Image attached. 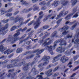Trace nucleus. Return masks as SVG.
I'll return each mask as SVG.
<instances>
[{
    "label": "nucleus",
    "instance_id": "1",
    "mask_svg": "<svg viewBox=\"0 0 79 79\" xmlns=\"http://www.w3.org/2000/svg\"><path fill=\"white\" fill-rule=\"evenodd\" d=\"M20 34V33L19 32H18L16 33H15L14 35V36L13 38H9L7 40L6 39H4V40H3L1 43V44L2 43H3L5 40H7V42H10V41H14V42H13V43H14L15 42H16L17 40H18V38H17L16 37L17 36H18Z\"/></svg>",
    "mask_w": 79,
    "mask_h": 79
},
{
    "label": "nucleus",
    "instance_id": "2",
    "mask_svg": "<svg viewBox=\"0 0 79 79\" xmlns=\"http://www.w3.org/2000/svg\"><path fill=\"white\" fill-rule=\"evenodd\" d=\"M50 59V57L47 56H45L43 57V58L42 59V61H45L43 64L42 63L40 64L38 66V68H41L43 66H45L47 65L48 63V60Z\"/></svg>",
    "mask_w": 79,
    "mask_h": 79
},
{
    "label": "nucleus",
    "instance_id": "3",
    "mask_svg": "<svg viewBox=\"0 0 79 79\" xmlns=\"http://www.w3.org/2000/svg\"><path fill=\"white\" fill-rule=\"evenodd\" d=\"M56 42H55L54 43V45L53 47H53L52 46H48L46 48V49L48 52H49L50 53L51 55H53V49H55V47L56 46Z\"/></svg>",
    "mask_w": 79,
    "mask_h": 79
},
{
    "label": "nucleus",
    "instance_id": "4",
    "mask_svg": "<svg viewBox=\"0 0 79 79\" xmlns=\"http://www.w3.org/2000/svg\"><path fill=\"white\" fill-rule=\"evenodd\" d=\"M69 27L68 26H65L62 28L60 29V32H62L64 31L62 33V35H64L67 34H68V33L69 32V31H66V30H67V29H69Z\"/></svg>",
    "mask_w": 79,
    "mask_h": 79
},
{
    "label": "nucleus",
    "instance_id": "5",
    "mask_svg": "<svg viewBox=\"0 0 79 79\" xmlns=\"http://www.w3.org/2000/svg\"><path fill=\"white\" fill-rule=\"evenodd\" d=\"M2 23H0V25ZM8 25L7 24L4 28H2V26H0V34H2V35H4L5 34H6V32H4V31L6 29H7L8 28Z\"/></svg>",
    "mask_w": 79,
    "mask_h": 79
},
{
    "label": "nucleus",
    "instance_id": "6",
    "mask_svg": "<svg viewBox=\"0 0 79 79\" xmlns=\"http://www.w3.org/2000/svg\"><path fill=\"white\" fill-rule=\"evenodd\" d=\"M42 17V16L39 17L38 19L37 20V22L35 23L34 25H35V29H37V28L39 26L40 24V19H41Z\"/></svg>",
    "mask_w": 79,
    "mask_h": 79
},
{
    "label": "nucleus",
    "instance_id": "7",
    "mask_svg": "<svg viewBox=\"0 0 79 79\" xmlns=\"http://www.w3.org/2000/svg\"><path fill=\"white\" fill-rule=\"evenodd\" d=\"M50 40V38H48L46 40L44 41V43L43 44V45L45 47V46L48 45H50L51 44H52L53 42L52 41H50L47 43V41H48V40Z\"/></svg>",
    "mask_w": 79,
    "mask_h": 79
},
{
    "label": "nucleus",
    "instance_id": "8",
    "mask_svg": "<svg viewBox=\"0 0 79 79\" xmlns=\"http://www.w3.org/2000/svg\"><path fill=\"white\" fill-rule=\"evenodd\" d=\"M68 11H65L64 10H63V11H62L59 14V16H58L57 18H56V19H58L60 17H61V16H63L64 15H66L68 14Z\"/></svg>",
    "mask_w": 79,
    "mask_h": 79
},
{
    "label": "nucleus",
    "instance_id": "9",
    "mask_svg": "<svg viewBox=\"0 0 79 79\" xmlns=\"http://www.w3.org/2000/svg\"><path fill=\"white\" fill-rule=\"evenodd\" d=\"M76 11H75V10H74L73 12V13H72L71 14H69V15L67 16L65 18V19H66L67 20H68V19H70V18L71 17V16H72L75 13V12Z\"/></svg>",
    "mask_w": 79,
    "mask_h": 79
},
{
    "label": "nucleus",
    "instance_id": "10",
    "mask_svg": "<svg viewBox=\"0 0 79 79\" xmlns=\"http://www.w3.org/2000/svg\"><path fill=\"white\" fill-rule=\"evenodd\" d=\"M65 50V49L62 48V47H59L56 50V52H60V53L64 52Z\"/></svg>",
    "mask_w": 79,
    "mask_h": 79
},
{
    "label": "nucleus",
    "instance_id": "11",
    "mask_svg": "<svg viewBox=\"0 0 79 79\" xmlns=\"http://www.w3.org/2000/svg\"><path fill=\"white\" fill-rule=\"evenodd\" d=\"M60 46L63 45H66V43L64 41L63 39H61L60 41Z\"/></svg>",
    "mask_w": 79,
    "mask_h": 79
},
{
    "label": "nucleus",
    "instance_id": "12",
    "mask_svg": "<svg viewBox=\"0 0 79 79\" xmlns=\"http://www.w3.org/2000/svg\"><path fill=\"white\" fill-rule=\"evenodd\" d=\"M52 69H50L46 72L45 74L47 75V76H49L52 75Z\"/></svg>",
    "mask_w": 79,
    "mask_h": 79
},
{
    "label": "nucleus",
    "instance_id": "13",
    "mask_svg": "<svg viewBox=\"0 0 79 79\" xmlns=\"http://www.w3.org/2000/svg\"><path fill=\"white\" fill-rule=\"evenodd\" d=\"M61 56V55H58L57 57L54 58L53 59L52 61V63H54V62L56 61H58V58L59 57H60Z\"/></svg>",
    "mask_w": 79,
    "mask_h": 79
},
{
    "label": "nucleus",
    "instance_id": "14",
    "mask_svg": "<svg viewBox=\"0 0 79 79\" xmlns=\"http://www.w3.org/2000/svg\"><path fill=\"white\" fill-rule=\"evenodd\" d=\"M65 57H62L60 59V61L62 62V63H64L66 62V61L68 60V58H66L65 59H64Z\"/></svg>",
    "mask_w": 79,
    "mask_h": 79
},
{
    "label": "nucleus",
    "instance_id": "15",
    "mask_svg": "<svg viewBox=\"0 0 79 79\" xmlns=\"http://www.w3.org/2000/svg\"><path fill=\"white\" fill-rule=\"evenodd\" d=\"M6 48H5L3 47V45L2 44L0 45V51L1 52H3V51Z\"/></svg>",
    "mask_w": 79,
    "mask_h": 79
},
{
    "label": "nucleus",
    "instance_id": "16",
    "mask_svg": "<svg viewBox=\"0 0 79 79\" xmlns=\"http://www.w3.org/2000/svg\"><path fill=\"white\" fill-rule=\"evenodd\" d=\"M11 52H13V51H11L10 50L8 49L6 51H5L4 52V54H6V53L7 54V55H8V54H10V53H11Z\"/></svg>",
    "mask_w": 79,
    "mask_h": 79
},
{
    "label": "nucleus",
    "instance_id": "17",
    "mask_svg": "<svg viewBox=\"0 0 79 79\" xmlns=\"http://www.w3.org/2000/svg\"><path fill=\"white\" fill-rule=\"evenodd\" d=\"M62 2V4L63 5H66V4H67V3H68V2L66 1L65 0H62L61 1Z\"/></svg>",
    "mask_w": 79,
    "mask_h": 79
},
{
    "label": "nucleus",
    "instance_id": "18",
    "mask_svg": "<svg viewBox=\"0 0 79 79\" xmlns=\"http://www.w3.org/2000/svg\"><path fill=\"white\" fill-rule=\"evenodd\" d=\"M44 51V49H41L40 51H39V49L36 50V52H37L38 53H39V54H40V53H42V52H43Z\"/></svg>",
    "mask_w": 79,
    "mask_h": 79
},
{
    "label": "nucleus",
    "instance_id": "19",
    "mask_svg": "<svg viewBox=\"0 0 79 79\" xmlns=\"http://www.w3.org/2000/svg\"><path fill=\"white\" fill-rule=\"evenodd\" d=\"M23 19L22 18H20L19 17H17V18L15 19V20L16 21H15V23H16V22H18V21H21Z\"/></svg>",
    "mask_w": 79,
    "mask_h": 79
},
{
    "label": "nucleus",
    "instance_id": "20",
    "mask_svg": "<svg viewBox=\"0 0 79 79\" xmlns=\"http://www.w3.org/2000/svg\"><path fill=\"white\" fill-rule=\"evenodd\" d=\"M72 5H74L77 3V0H71Z\"/></svg>",
    "mask_w": 79,
    "mask_h": 79
},
{
    "label": "nucleus",
    "instance_id": "21",
    "mask_svg": "<svg viewBox=\"0 0 79 79\" xmlns=\"http://www.w3.org/2000/svg\"><path fill=\"white\" fill-rule=\"evenodd\" d=\"M76 22V21H74L73 23H71L67 21L65 23V24H73V23H75Z\"/></svg>",
    "mask_w": 79,
    "mask_h": 79
},
{
    "label": "nucleus",
    "instance_id": "22",
    "mask_svg": "<svg viewBox=\"0 0 79 79\" xmlns=\"http://www.w3.org/2000/svg\"><path fill=\"white\" fill-rule=\"evenodd\" d=\"M70 51H71L70 50L67 51L65 52V55H69L71 53V52H70Z\"/></svg>",
    "mask_w": 79,
    "mask_h": 79
},
{
    "label": "nucleus",
    "instance_id": "23",
    "mask_svg": "<svg viewBox=\"0 0 79 79\" xmlns=\"http://www.w3.org/2000/svg\"><path fill=\"white\" fill-rule=\"evenodd\" d=\"M59 2L57 1L56 2H54V3L52 4V6H58V3Z\"/></svg>",
    "mask_w": 79,
    "mask_h": 79
},
{
    "label": "nucleus",
    "instance_id": "24",
    "mask_svg": "<svg viewBox=\"0 0 79 79\" xmlns=\"http://www.w3.org/2000/svg\"><path fill=\"white\" fill-rule=\"evenodd\" d=\"M21 52H22V49L21 48H18L16 51V53H21Z\"/></svg>",
    "mask_w": 79,
    "mask_h": 79
},
{
    "label": "nucleus",
    "instance_id": "25",
    "mask_svg": "<svg viewBox=\"0 0 79 79\" xmlns=\"http://www.w3.org/2000/svg\"><path fill=\"white\" fill-rule=\"evenodd\" d=\"M18 28L16 27V26H14L13 27L10 29L11 31H13L15 30V29H17Z\"/></svg>",
    "mask_w": 79,
    "mask_h": 79
},
{
    "label": "nucleus",
    "instance_id": "26",
    "mask_svg": "<svg viewBox=\"0 0 79 79\" xmlns=\"http://www.w3.org/2000/svg\"><path fill=\"white\" fill-rule=\"evenodd\" d=\"M76 26H77V23H76L72 27L71 29V30H73V29H74L75 27H76Z\"/></svg>",
    "mask_w": 79,
    "mask_h": 79
},
{
    "label": "nucleus",
    "instance_id": "27",
    "mask_svg": "<svg viewBox=\"0 0 79 79\" xmlns=\"http://www.w3.org/2000/svg\"><path fill=\"white\" fill-rule=\"evenodd\" d=\"M52 16V15H48V17H47L45 18L43 20V21H45H45H46V20H47V19H48V18H50V16Z\"/></svg>",
    "mask_w": 79,
    "mask_h": 79
},
{
    "label": "nucleus",
    "instance_id": "28",
    "mask_svg": "<svg viewBox=\"0 0 79 79\" xmlns=\"http://www.w3.org/2000/svg\"><path fill=\"white\" fill-rule=\"evenodd\" d=\"M6 11H5L4 10H1V15H3L4 14H5V13H6Z\"/></svg>",
    "mask_w": 79,
    "mask_h": 79
},
{
    "label": "nucleus",
    "instance_id": "29",
    "mask_svg": "<svg viewBox=\"0 0 79 79\" xmlns=\"http://www.w3.org/2000/svg\"><path fill=\"white\" fill-rule=\"evenodd\" d=\"M37 77H39V78H38V79H43V77H42V76L41 75H38L37 76Z\"/></svg>",
    "mask_w": 79,
    "mask_h": 79
},
{
    "label": "nucleus",
    "instance_id": "30",
    "mask_svg": "<svg viewBox=\"0 0 79 79\" xmlns=\"http://www.w3.org/2000/svg\"><path fill=\"white\" fill-rule=\"evenodd\" d=\"M48 27H49V26H45L43 27V28L44 29H46L48 28Z\"/></svg>",
    "mask_w": 79,
    "mask_h": 79
},
{
    "label": "nucleus",
    "instance_id": "31",
    "mask_svg": "<svg viewBox=\"0 0 79 79\" xmlns=\"http://www.w3.org/2000/svg\"><path fill=\"white\" fill-rule=\"evenodd\" d=\"M75 44H79V39H78L74 42Z\"/></svg>",
    "mask_w": 79,
    "mask_h": 79
},
{
    "label": "nucleus",
    "instance_id": "32",
    "mask_svg": "<svg viewBox=\"0 0 79 79\" xmlns=\"http://www.w3.org/2000/svg\"><path fill=\"white\" fill-rule=\"evenodd\" d=\"M73 36L72 35H68L66 37V39H69V38H71Z\"/></svg>",
    "mask_w": 79,
    "mask_h": 79
},
{
    "label": "nucleus",
    "instance_id": "33",
    "mask_svg": "<svg viewBox=\"0 0 79 79\" xmlns=\"http://www.w3.org/2000/svg\"><path fill=\"white\" fill-rule=\"evenodd\" d=\"M77 16H78V13H77L75 14V15L73 16V18H77Z\"/></svg>",
    "mask_w": 79,
    "mask_h": 79
},
{
    "label": "nucleus",
    "instance_id": "34",
    "mask_svg": "<svg viewBox=\"0 0 79 79\" xmlns=\"http://www.w3.org/2000/svg\"><path fill=\"white\" fill-rule=\"evenodd\" d=\"M56 34V31L54 32L52 34V37H55Z\"/></svg>",
    "mask_w": 79,
    "mask_h": 79
},
{
    "label": "nucleus",
    "instance_id": "35",
    "mask_svg": "<svg viewBox=\"0 0 79 79\" xmlns=\"http://www.w3.org/2000/svg\"><path fill=\"white\" fill-rule=\"evenodd\" d=\"M27 29V28H26V27L23 30H22V29H21H21H20V30H19V31H21L23 32V31H24L26 30V29Z\"/></svg>",
    "mask_w": 79,
    "mask_h": 79
},
{
    "label": "nucleus",
    "instance_id": "36",
    "mask_svg": "<svg viewBox=\"0 0 79 79\" xmlns=\"http://www.w3.org/2000/svg\"><path fill=\"white\" fill-rule=\"evenodd\" d=\"M12 15V14L11 13L7 14L6 15V16H11Z\"/></svg>",
    "mask_w": 79,
    "mask_h": 79
},
{
    "label": "nucleus",
    "instance_id": "37",
    "mask_svg": "<svg viewBox=\"0 0 79 79\" xmlns=\"http://www.w3.org/2000/svg\"><path fill=\"white\" fill-rule=\"evenodd\" d=\"M31 72L35 73V69L33 68L31 70Z\"/></svg>",
    "mask_w": 79,
    "mask_h": 79
},
{
    "label": "nucleus",
    "instance_id": "38",
    "mask_svg": "<svg viewBox=\"0 0 79 79\" xmlns=\"http://www.w3.org/2000/svg\"><path fill=\"white\" fill-rule=\"evenodd\" d=\"M8 19H7L5 21L4 20H3L2 21V23H7V22H8Z\"/></svg>",
    "mask_w": 79,
    "mask_h": 79
},
{
    "label": "nucleus",
    "instance_id": "39",
    "mask_svg": "<svg viewBox=\"0 0 79 79\" xmlns=\"http://www.w3.org/2000/svg\"><path fill=\"white\" fill-rule=\"evenodd\" d=\"M79 66H78L77 67L75 68L73 70V71H76V70H77V69H79Z\"/></svg>",
    "mask_w": 79,
    "mask_h": 79
},
{
    "label": "nucleus",
    "instance_id": "40",
    "mask_svg": "<svg viewBox=\"0 0 79 79\" xmlns=\"http://www.w3.org/2000/svg\"><path fill=\"white\" fill-rule=\"evenodd\" d=\"M61 20H62V19H61V20H59L57 22V24L58 26V24H60V22H61Z\"/></svg>",
    "mask_w": 79,
    "mask_h": 79
},
{
    "label": "nucleus",
    "instance_id": "41",
    "mask_svg": "<svg viewBox=\"0 0 79 79\" xmlns=\"http://www.w3.org/2000/svg\"><path fill=\"white\" fill-rule=\"evenodd\" d=\"M34 22V21H32L28 24V26H30V25H31V24H32Z\"/></svg>",
    "mask_w": 79,
    "mask_h": 79
},
{
    "label": "nucleus",
    "instance_id": "42",
    "mask_svg": "<svg viewBox=\"0 0 79 79\" xmlns=\"http://www.w3.org/2000/svg\"><path fill=\"white\" fill-rule=\"evenodd\" d=\"M21 2H22L23 4V5H24L25 4H26V2H24L23 1V0L21 1Z\"/></svg>",
    "mask_w": 79,
    "mask_h": 79
},
{
    "label": "nucleus",
    "instance_id": "43",
    "mask_svg": "<svg viewBox=\"0 0 79 79\" xmlns=\"http://www.w3.org/2000/svg\"><path fill=\"white\" fill-rule=\"evenodd\" d=\"M45 2H41L39 4L40 5H45Z\"/></svg>",
    "mask_w": 79,
    "mask_h": 79
},
{
    "label": "nucleus",
    "instance_id": "44",
    "mask_svg": "<svg viewBox=\"0 0 79 79\" xmlns=\"http://www.w3.org/2000/svg\"><path fill=\"white\" fill-rule=\"evenodd\" d=\"M45 34L46 35V36H48V35H50V33H47V32H46Z\"/></svg>",
    "mask_w": 79,
    "mask_h": 79
},
{
    "label": "nucleus",
    "instance_id": "45",
    "mask_svg": "<svg viewBox=\"0 0 79 79\" xmlns=\"http://www.w3.org/2000/svg\"><path fill=\"white\" fill-rule=\"evenodd\" d=\"M57 69H58V67H57L53 71H56L57 70Z\"/></svg>",
    "mask_w": 79,
    "mask_h": 79
},
{
    "label": "nucleus",
    "instance_id": "46",
    "mask_svg": "<svg viewBox=\"0 0 79 79\" xmlns=\"http://www.w3.org/2000/svg\"><path fill=\"white\" fill-rule=\"evenodd\" d=\"M3 1L4 2H7V1H8L9 2H10V1H11V0H3Z\"/></svg>",
    "mask_w": 79,
    "mask_h": 79
},
{
    "label": "nucleus",
    "instance_id": "47",
    "mask_svg": "<svg viewBox=\"0 0 79 79\" xmlns=\"http://www.w3.org/2000/svg\"><path fill=\"white\" fill-rule=\"evenodd\" d=\"M59 74V73H56L55 74H54V76H58V75Z\"/></svg>",
    "mask_w": 79,
    "mask_h": 79
},
{
    "label": "nucleus",
    "instance_id": "48",
    "mask_svg": "<svg viewBox=\"0 0 79 79\" xmlns=\"http://www.w3.org/2000/svg\"><path fill=\"white\" fill-rule=\"evenodd\" d=\"M11 67V65H9L7 66V67L8 68H10Z\"/></svg>",
    "mask_w": 79,
    "mask_h": 79
},
{
    "label": "nucleus",
    "instance_id": "49",
    "mask_svg": "<svg viewBox=\"0 0 79 79\" xmlns=\"http://www.w3.org/2000/svg\"><path fill=\"white\" fill-rule=\"evenodd\" d=\"M46 8L45 7H43L42 8L41 10H45Z\"/></svg>",
    "mask_w": 79,
    "mask_h": 79
},
{
    "label": "nucleus",
    "instance_id": "50",
    "mask_svg": "<svg viewBox=\"0 0 79 79\" xmlns=\"http://www.w3.org/2000/svg\"><path fill=\"white\" fill-rule=\"evenodd\" d=\"M51 66H52V65H49L47 67V69H48V68H50Z\"/></svg>",
    "mask_w": 79,
    "mask_h": 79
},
{
    "label": "nucleus",
    "instance_id": "51",
    "mask_svg": "<svg viewBox=\"0 0 79 79\" xmlns=\"http://www.w3.org/2000/svg\"><path fill=\"white\" fill-rule=\"evenodd\" d=\"M38 0H32V1L33 2H37Z\"/></svg>",
    "mask_w": 79,
    "mask_h": 79
},
{
    "label": "nucleus",
    "instance_id": "52",
    "mask_svg": "<svg viewBox=\"0 0 79 79\" xmlns=\"http://www.w3.org/2000/svg\"><path fill=\"white\" fill-rule=\"evenodd\" d=\"M43 13V12L41 11V12L40 13L39 15H42Z\"/></svg>",
    "mask_w": 79,
    "mask_h": 79
},
{
    "label": "nucleus",
    "instance_id": "53",
    "mask_svg": "<svg viewBox=\"0 0 79 79\" xmlns=\"http://www.w3.org/2000/svg\"><path fill=\"white\" fill-rule=\"evenodd\" d=\"M31 43L30 42L28 41V42H27L26 44H27V45H29V44H30V43Z\"/></svg>",
    "mask_w": 79,
    "mask_h": 79
},
{
    "label": "nucleus",
    "instance_id": "54",
    "mask_svg": "<svg viewBox=\"0 0 79 79\" xmlns=\"http://www.w3.org/2000/svg\"><path fill=\"white\" fill-rule=\"evenodd\" d=\"M62 74L64 77H65V76H66V75L64 73H62Z\"/></svg>",
    "mask_w": 79,
    "mask_h": 79
},
{
    "label": "nucleus",
    "instance_id": "55",
    "mask_svg": "<svg viewBox=\"0 0 79 79\" xmlns=\"http://www.w3.org/2000/svg\"><path fill=\"white\" fill-rule=\"evenodd\" d=\"M13 70H10L8 71V72L9 73H10V72H12Z\"/></svg>",
    "mask_w": 79,
    "mask_h": 79
},
{
    "label": "nucleus",
    "instance_id": "56",
    "mask_svg": "<svg viewBox=\"0 0 79 79\" xmlns=\"http://www.w3.org/2000/svg\"><path fill=\"white\" fill-rule=\"evenodd\" d=\"M13 47H16V44H14L12 46Z\"/></svg>",
    "mask_w": 79,
    "mask_h": 79
},
{
    "label": "nucleus",
    "instance_id": "57",
    "mask_svg": "<svg viewBox=\"0 0 79 79\" xmlns=\"http://www.w3.org/2000/svg\"><path fill=\"white\" fill-rule=\"evenodd\" d=\"M32 40V41H34V42H35V40H37V39H36L34 40Z\"/></svg>",
    "mask_w": 79,
    "mask_h": 79
},
{
    "label": "nucleus",
    "instance_id": "58",
    "mask_svg": "<svg viewBox=\"0 0 79 79\" xmlns=\"http://www.w3.org/2000/svg\"><path fill=\"white\" fill-rule=\"evenodd\" d=\"M12 11V9H10V10H9L8 12H10V11Z\"/></svg>",
    "mask_w": 79,
    "mask_h": 79
},
{
    "label": "nucleus",
    "instance_id": "59",
    "mask_svg": "<svg viewBox=\"0 0 79 79\" xmlns=\"http://www.w3.org/2000/svg\"><path fill=\"white\" fill-rule=\"evenodd\" d=\"M30 19H29L28 20H27V21H26V23H25V24L27 23L28 22H29V21H30Z\"/></svg>",
    "mask_w": 79,
    "mask_h": 79
},
{
    "label": "nucleus",
    "instance_id": "60",
    "mask_svg": "<svg viewBox=\"0 0 79 79\" xmlns=\"http://www.w3.org/2000/svg\"><path fill=\"white\" fill-rule=\"evenodd\" d=\"M19 11H17L16 12H15V14H14V15H16V14H17V13H19Z\"/></svg>",
    "mask_w": 79,
    "mask_h": 79
},
{
    "label": "nucleus",
    "instance_id": "61",
    "mask_svg": "<svg viewBox=\"0 0 79 79\" xmlns=\"http://www.w3.org/2000/svg\"><path fill=\"white\" fill-rule=\"evenodd\" d=\"M75 75H76V74L75 73H74L73 74L72 76H71L72 77H74V76H75Z\"/></svg>",
    "mask_w": 79,
    "mask_h": 79
},
{
    "label": "nucleus",
    "instance_id": "62",
    "mask_svg": "<svg viewBox=\"0 0 79 79\" xmlns=\"http://www.w3.org/2000/svg\"><path fill=\"white\" fill-rule=\"evenodd\" d=\"M72 64V63H71V62H70L69 63V64H68V65H70V64Z\"/></svg>",
    "mask_w": 79,
    "mask_h": 79
},
{
    "label": "nucleus",
    "instance_id": "63",
    "mask_svg": "<svg viewBox=\"0 0 79 79\" xmlns=\"http://www.w3.org/2000/svg\"><path fill=\"white\" fill-rule=\"evenodd\" d=\"M31 10H32V8H30L29 10H27V11H31Z\"/></svg>",
    "mask_w": 79,
    "mask_h": 79
},
{
    "label": "nucleus",
    "instance_id": "64",
    "mask_svg": "<svg viewBox=\"0 0 79 79\" xmlns=\"http://www.w3.org/2000/svg\"><path fill=\"white\" fill-rule=\"evenodd\" d=\"M43 68H42V69H40V71H42V70H43Z\"/></svg>",
    "mask_w": 79,
    "mask_h": 79
}]
</instances>
